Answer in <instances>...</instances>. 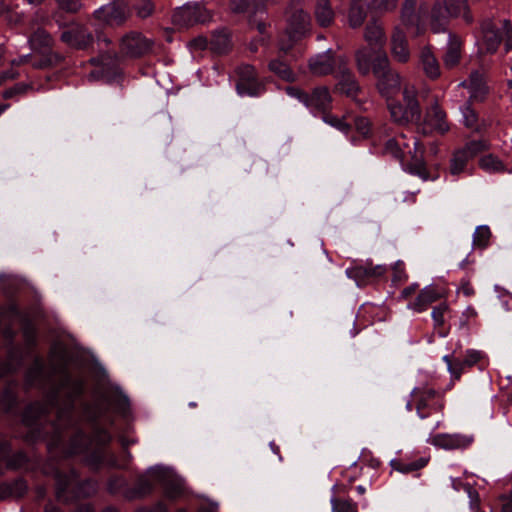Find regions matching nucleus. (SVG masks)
Wrapping results in <instances>:
<instances>
[{
    "label": "nucleus",
    "instance_id": "1",
    "mask_svg": "<svg viewBox=\"0 0 512 512\" xmlns=\"http://www.w3.org/2000/svg\"><path fill=\"white\" fill-rule=\"evenodd\" d=\"M55 375L60 376L59 383L52 385L44 401L34 402L25 409L23 413L25 425H35L52 410L57 411V420L54 424L57 432L71 425L75 402L84 393L85 383L82 378H73L64 363L51 364V370L46 371L43 359L36 356L26 371L25 382L28 386L44 389L53 383Z\"/></svg>",
    "mask_w": 512,
    "mask_h": 512
},
{
    "label": "nucleus",
    "instance_id": "2",
    "mask_svg": "<svg viewBox=\"0 0 512 512\" xmlns=\"http://www.w3.org/2000/svg\"><path fill=\"white\" fill-rule=\"evenodd\" d=\"M84 415L92 424V434L87 435L82 431H77L70 439V453L80 454L90 452L89 462L93 465L105 463L107 466L117 469H124L125 466L119 464L114 454L106 455L104 448L111 442V434L98 425L99 419L103 415V409L100 404H85L83 407Z\"/></svg>",
    "mask_w": 512,
    "mask_h": 512
},
{
    "label": "nucleus",
    "instance_id": "3",
    "mask_svg": "<svg viewBox=\"0 0 512 512\" xmlns=\"http://www.w3.org/2000/svg\"><path fill=\"white\" fill-rule=\"evenodd\" d=\"M44 474H50L48 468H43ZM55 479V497L63 504H72L79 500L91 498L98 491V483L92 479L79 481V475L74 469L60 471L52 469Z\"/></svg>",
    "mask_w": 512,
    "mask_h": 512
},
{
    "label": "nucleus",
    "instance_id": "4",
    "mask_svg": "<svg viewBox=\"0 0 512 512\" xmlns=\"http://www.w3.org/2000/svg\"><path fill=\"white\" fill-rule=\"evenodd\" d=\"M283 17L290 43L286 44L280 41L279 50L286 53L294 42L302 39L311 31V16L304 10L303 0H290L284 9Z\"/></svg>",
    "mask_w": 512,
    "mask_h": 512
},
{
    "label": "nucleus",
    "instance_id": "5",
    "mask_svg": "<svg viewBox=\"0 0 512 512\" xmlns=\"http://www.w3.org/2000/svg\"><path fill=\"white\" fill-rule=\"evenodd\" d=\"M444 6L437 1L432 8L430 27L434 33L444 32L446 30L447 18L462 16L467 24L473 22L467 0H443Z\"/></svg>",
    "mask_w": 512,
    "mask_h": 512
},
{
    "label": "nucleus",
    "instance_id": "6",
    "mask_svg": "<svg viewBox=\"0 0 512 512\" xmlns=\"http://www.w3.org/2000/svg\"><path fill=\"white\" fill-rule=\"evenodd\" d=\"M403 101L405 105L399 102L388 103L392 120L399 125L420 121L421 108L417 100V90L414 86H404Z\"/></svg>",
    "mask_w": 512,
    "mask_h": 512
},
{
    "label": "nucleus",
    "instance_id": "7",
    "mask_svg": "<svg viewBox=\"0 0 512 512\" xmlns=\"http://www.w3.org/2000/svg\"><path fill=\"white\" fill-rule=\"evenodd\" d=\"M373 74L377 78L376 87L386 99H391L401 89L400 74L390 67L387 54H381L374 62Z\"/></svg>",
    "mask_w": 512,
    "mask_h": 512
},
{
    "label": "nucleus",
    "instance_id": "8",
    "mask_svg": "<svg viewBox=\"0 0 512 512\" xmlns=\"http://www.w3.org/2000/svg\"><path fill=\"white\" fill-rule=\"evenodd\" d=\"M411 397L417 414L422 419L432 413L442 412L444 408L443 394L427 385L414 388Z\"/></svg>",
    "mask_w": 512,
    "mask_h": 512
},
{
    "label": "nucleus",
    "instance_id": "9",
    "mask_svg": "<svg viewBox=\"0 0 512 512\" xmlns=\"http://www.w3.org/2000/svg\"><path fill=\"white\" fill-rule=\"evenodd\" d=\"M286 91L290 96L299 99V101L310 109L325 113V111L330 108L332 98L327 87H316L310 94L292 86L287 87Z\"/></svg>",
    "mask_w": 512,
    "mask_h": 512
},
{
    "label": "nucleus",
    "instance_id": "10",
    "mask_svg": "<svg viewBox=\"0 0 512 512\" xmlns=\"http://www.w3.org/2000/svg\"><path fill=\"white\" fill-rule=\"evenodd\" d=\"M154 41L139 31L125 33L120 39V52L131 58L142 57L153 49Z\"/></svg>",
    "mask_w": 512,
    "mask_h": 512
},
{
    "label": "nucleus",
    "instance_id": "11",
    "mask_svg": "<svg viewBox=\"0 0 512 512\" xmlns=\"http://www.w3.org/2000/svg\"><path fill=\"white\" fill-rule=\"evenodd\" d=\"M212 18L211 12L201 3H187L173 14V21L180 26L204 24Z\"/></svg>",
    "mask_w": 512,
    "mask_h": 512
},
{
    "label": "nucleus",
    "instance_id": "12",
    "mask_svg": "<svg viewBox=\"0 0 512 512\" xmlns=\"http://www.w3.org/2000/svg\"><path fill=\"white\" fill-rule=\"evenodd\" d=\"M400 140L403 155L407 152L411 156V161L407 164V170L409 173L420 177L423 180L429 179V173L426 168L423 154L424 146L416 138H412L413 150L410 144L405 141L404 135L397 137Z\"/></svg>",
    "mask_w": 512,
    "mask_h": 512
},
{
    "label": "nucleus",
    "instance_id": "13",
    "mask_svg": "<svg viewBox=\"0 0 512 512\" xmlns=\"http://www.w3.org/2000/svg\"><path fill=\"white\" fill-rule=\"evenodd\" d=\"M130 17L126 4L110 3L104 5L93 13V18L109 27H122Z\"/></svg>",
    "mask_w": 512,
    "mask_h": 512
},
{
    "label": "nucleus",
    "instance_id": "14",
    "mask_svg": "<svg viewBox=\"0 0 512 512\" xmlns=\"http://www.w3.org/2000/svg\"><path fill=\"white\" fill-rule=\"evenodd\" d=\"M334 76L337 79V84L335 86L336 91H339L350 98H355L358 95L360 92V86L354 74L348 67V60L346 57L339 56L337 71Z\"/></svg>",
    "mask_w": 512,
    "mask_h": 512
},
{
    "label": "nucleus",
    "instance_id": "15",
    "mask_svg": "<svg viewBox=\"0 0 512 512\" xmlns=\"http://www.w3.org/2000/svg\"><path fill=\"white\" fill-rule=\"evenodd\" d=\"M238 80L236 89L240 95L257 96L264 90L263 84L258 80L255 68L251 65H241L236 70Z\"/></svg>",
    "mask_w": 512,
    "mask_h": 512
},
{
    "label": "nucleus",
    "instance_id": "16",
    "mask_svg": "<svg viewBox=\"0 0 512 512\" xmlns=\"http://www.w3.org/2000/svg\"><path fill=\"white\" fill-rule=\"evenodd\" d=\"M449 128L446 113L439 106L438 101L435 100L430 107L426 109L420 129L422 133L426 135L433 132L445 134L448 132Z\"/></svg>",
    "mask_w": 512,
    "mask_h": 512
},
{
    "label": "nucleus",
    "instance_id": "17",
    "mask_svg": "<svg viewBox=\"0 0 512 512\" xmlns=\"http://www.w3.org/2000/svg\"><path fill=\"white\" fill-rule=\"evenodd\" d=\"M60 39L66 45L78 50H85L94 42L93 34L79 23H72L61 33Z\"/></svg>",
    "mask_w": 512,
    "mask_h": 512
},
{
    "label": "nucleus",
    "instance_id": "18",
    "mask_svg": "<svg viewBox=\"0 0 512 512\" xmlns=\"http://www.w3.org/2000/svg\"><path fill=\"white\" fill-rule=\"evenodd\" d=\"M473 441L474 438L472 435L461 433H439L429 439V442L432 445L446 450L466 449L473 443Z\"/></svg>",
    "mask_w": 512,
    "mask_h": 512
},
{
    "label": "nucleus",
    "instance_id": "19",
    "mask_svg": "<svg viewBox=\"0 0 512 512\" xmlns=\"http://www.w3.org/2000/svg\"><path fill=\"white\" fill-rule=\"evenodd\" d=\"M339 56H335L332 49L317 54L309 59L310 71L317 76H325L336 73Z\"/></svg>",
    "mask_w": 512,
    "mask_h": 512
},
{
    "label": "nucleus",
    "instance_id": "20",
    "mask_svg": "<svg viewBox=\"0 0 512 512\" xmlns=\"http://www.w3.org/2000/svg\"><path fill=\"white\" fill-rule=\"evenodd\" d=\"M481 359V353L476 350H468L463 359L452 358L449 355L443 357L446 362L449 372L453 379H460L462 373L466 368H471Z\"/></svg>",
    "mask_w": 512,
    "mask_h": 512
},
{
    "label": "nucleus",
    "instance_id": "21",
    "mask_svg": "<svg viewBox=\"0 0 512 512\" xmlns=\"http://www.w3.org/2000/svg\"><path fill=\"white\" fill-rule=\"evenodd\" d=\"M482 44L489 53H494L503 40V27L497 28L491 19L481 23Z\"/></svg>",
    "mask_w": 512,
    "mask_h": 512
},
{
    "label": "nucleus",
    "instance_id": "22",
    "mask_svg": "<svg viewBox=\"0 0 512 512\" xmlns=\"http://www.w3.org/2000/svg\"><path fill=\"white\" fill-rule=\"evenodd\" d=\"M444 297V293L437 286L429 285L423 288L413 302L408 304V308L416 311L423 312L434 302Z\"/></svg>",
    "mask_w": 512,
    "mask_h": 512
},
{
    "label": "nucleus",
    "instance_id": "23",
    "mask_svg": "<svg viewBox=\"0 0 512 512\" xmlns=\"http://www.w3.org/2000/svg\"><path fill=\"white\" fill-rule=\"evenodd\" d=\"M381 54H386L382 49L372 46H364L358 49L355 53L356 66L361 75H368L373 71V66L376 58Z\"/></svg>",
    "mask_w": 512,
    "mask_h": 512
},
{
    "label": "nucleus",
    "instance_id": "24",
    "mask_svg": "<svg viewBox=\"0 0 512 512\" xmlns=\"http://www.w3.org/2000/svg\"><path fill=\"white\" fill-rule=\"evenodd\" d=\"M391 53L393 58L400 63H406L410 58L406 35L398 26L394 28L391 36Z\"/></svg>",
    "mask_w": 512,
    "mask_h": 512
},
{
    "label": "nucleus",
    "instance_id": "25",
    "mask_svg": "<svg viewBox=\"0 0 512 512\" xmlns=\"http://www.w3.org/2000/svg\"><path fill=\"white\" fill-rule=\"evenodd\" d=\"M313 14L316 23L321 28H328L332 26L335 21L336 14L330 0H316Z\"/></svg>",
    "mask_w": 512,
    "mask_h": 512
},
{
    "label": "nucleus",
    "instance_id": "26",
    "mask_svg": "<svg viewBox=\"0 0 512 512\" xmlns=\"http://www.w3.org/2000/svg\"><path fill=\"white\" fill-rule=\"evenodd\" d=\"M364 39L368 46L383 50V47L386 43V36L382 25L377 20H371L367 24L364 33Z\"/></svg>",
    "mask_w": 512,
    "mask_h": 512
},
{
    "label": "nucleus",
    "instance_id": "27",
    "mask_svg": "<svg viewBox=\"0 0 512 512\" xmlns=\"http://www.w3.org/2000/svg\"><path fill=\"white\" fill-rule=\"evenodd\" d=\"M230 9L237 14L256 15L264 12L265 0H230Z\"/></svg>",
    "mask_w": 512,
    "mask_h": 512
},
{
    "label": "nucleus",
    "instance_id": "28",
    "mask_svg": "<svg viewBox=\"0 0 512 512\" xmlns=\"http://www.w3.org/2000/svg\"><path fill=\"white\" fill-rule=\"evenodd\" d=\"M461 47V39L457 35L450 34L447 49L443 56V63L446 68L451 69L459 64L461 59Z\"/></svg>",
    "mask_w": 512,
    "mask_h": 512
},
{
    "label": "nucleus",
    "instance_id": "29",
    "mask_svg": "<svg viewBox=\"0 0 512 512\" xmlns=\"http://www.w3.org/2000/svg\"><path fill=\"white\" fill-rule=\"evenodd\" d=\"M28 486L24 479L18 478L11 482L0 484V501L7 498H21L27 492Z\"/></svg>",
    "mask_w": 512,
    "mask_h": 512
},
{
    "label": "nucleus",
    "instance_id": "30",
    "mask_svg": "<svg viewBox=\"0 0 512 512\" xmlns=\"http://www.w3.org/2000/svg\"><path fill=\"white\" fill-rule=\"evenodd\" d=\"M367 17V0H351L348 11L349 26L353 29L360 27Z\"/></svg>",
    "mask_w": 512,
    "mask_h": 512
},
{
    "label": "nucleus",
    "instance_id": "31",
    "mask_svg": "<svg viewBox=\"0 0 512 512\" xmlns=\"http://www.w3.org/2000/svg\"><path fill=\"white\" fill-rule=\"evenodd\" d=\"M420 61L424 73L430 79H436L440 76V66L437 58L429 47H424L420 53Z\"/></svg>",
    "mask_w": 512,
    "mask_h": 512
},
{
    "label": "nucleus",
    "instance_id": "32",
    "mask_svg": "<svg viewBox=\"0 0 512 512\" xmlns=\"http://www.w3.org/2000/svg\"><path fill=\"white\" fill-rule=\"evenodd\" d=\"M231 46L230 34L226 29L213 32L209 40V47L218 54H223Z\"/></svg>",
    "mask_w": 512,
    "mask_h": 512
},
{
    "label": "nucleus",
    "instance_id": "33",
    "mask_svg": "<svg viewBox=\"0 0 512 512\" xmlns=\"http://www.w3.org/2000/svg\"><path fill=\"white\" fill-rule=\"evenodd\" d=\"M464 87L470 90V98L482 97L486 93V86L481 73L472 72L469 79L462 83Z\"/></svg>",
    "mask_w": 512,
    "mask_h": 512
},
{
    "label": "nucleus",
    "instance_id": "34",
    "mask_svg": "<svg viewBox=\"0 0 512 512\" xmlns=\"http://www.w3.org/2000/svg\"><path fill=\"white\" fill-rule=\"evenodd\" d=\"M153 490V483L145 476H141L138 478L135 487L127 491L126 498L135 499L142 498L148 494H150Z\"/></svg>",
    "mask_w": 512,
    "mask_h": 512
},
{
    "label": "nucleus",
    "instance_id": "35",
    "mask_svg": "<svg viewBox=\"0 0 512 512\" xmlns=\"http://www.w3.org/2000/svg\"><path fill=\"white\" fill-rule=\"evenodd\" d=\"M427 464V460L425 458H419L412 462H404L402 460H392L390 465L393 470H396L403 474H408L417 470L422 469Z\"/></svg>",
    "mask_w": 512,
    "mask_h": 512
},
{
    "label": "nucleus",
    "instance_id": "36",
    "mask_svg": "<svg viewBox=\"0 0 512 512\" xmlns=\"http://www.w3.org/2000/svg\"><path fill=\"white\" fill-rule=\"evenodd\" d=\"M7 466L10 469H34V464L30 463V459L28 456L22 452L18 451L11 455L7 461Z\"/></svg>",
    "mask_w": 512,
    "mask_h": 512
},
{
    "label": "nucleus",
    "instance_id": "37",
    "mask_svg": "<svg viewBox=\"0 0 512 512\" xmlns=\"http://www.w3.org/2000/svg\"><path fill=\"white\" fill-rule=\"evenodd\" d=\"M482 169L490 173H500L505 171L504 164L496 156L489 154L479 160Z\"/></svg>",
    "mask_w": 512,
    "mask_h": 512
},
{
    "label": "nucleus",
    "instance_id": "38",
    "mask_svg": "<svg viewBox=\"0 0 512 512\" xmlns=\"http://www.w3.org/2000/svg\"><path fill=\"white\" fill-rule=\"evenodd\" d=\"M29 43L32 48L50 47L53 43L51 35L44 29H37L30 37Z\"/></svg>",
    "mask_w": 512,
    "mask_h": 512
},
{
    "label": "nucleus",
    "instance_id": "39",
    "mask_svg": "<svg viewBox=\"0 0 512 512\" xmlns=\"http://www.w3.org/2000/svg\"><path fill=\"white\" fill-rule=\"evenodd\" d=\"M269 70L279 76L281 79L285 81H292L294 79V74L290 67L283 61L278 59L270 61Z\"/></svg>",
    "mask_w": 512,
    "mask_h": 512
},
{
    "label": "nucleus",
    "instance_id": "40",
    "mask_svg": "<svg viewBox=\"0 0 512 512\" xmlns=\"http://www.w3.org/2000/svg\"><path fill=\"white\" fill-rule=\"evenodd\" d=\"M164 495L169 499H176L183 493V483L179 479L169 478L163 483Z\"/></svg>",
    "mask_w": 512,
    "mask_h": 512
},
{
    "label": "nucleus",
    "instance_id": "41",
    "mask_svg": "<svg viewBox=\"0 0 512 512\" xmlns=\"http://www.w3.org/2000/svg\"><path fill=\"white\" fill-rule=\"evenodd\" d=\"M416 0H405L401 9V22L405 26L416 23L415 16Z\"/></svg>",
    "mask_w": 512,
    "mask_h": 512
},
{
    "label": "nucleus",
    "instance_id": "42",
    "mask_svg": "<svg viewBox=\"0 0 512 512\" xmlns=\"http://www.w3.org/2000/svg\"><path fill=\"white\" fill-rule=\"evenodd\" d=\"M491 231L488 226H478L473 234V245L476 248L484 249L488 246Z\"/></svg>",
    "mask_w": 512,
    "mask_h": 512
},
{
    "label": "nucleus",
    "instance_id": "43",
    "mask_svg": "<svg viewBox=\"0 0 512 512\" xmlns=\"http://www.w3.org/2000/svg\"><path fill=\"white\" fill-rule=\"evenodd\" d=\"M470 159L461 149L457 150L451 159L450 172L453 175L462 173Z\"/></svg>",
    "mask_w": 512,
    "mask_h": 512
},
{
    "label": "nucleus",
    "instance_id": "44",
    "mask_svg": "<svg viewBox=\"0 0 512 512\" xmlns=\"http://www.w3.org/2000/svg\"><path fill=\"white\" fill-rule=\"evenodd\" d=\"M63 61V56L56 52H49L39 60L33 62V67L36 69H44L53 67L60 64Z\"/></svg>",
    "mask_w": 512,
    "mask_h": 512
},
{
    "label": "nucleus",
    "instance_id": "45",
    "mask_svg": "<svg viewBox=\"0 0 512 512\" xmlns=\"http://www.w3.org/2000/svg\"><path fill=\"white\" fill-rule=\"evenodd\" d=\"M489 144L485 140H473L468 142L461 150L465 152L469 159H472L482 151L488 150Z\"/></svg>",
    "mask_w": 512,
    "mask_h": 512
},
{
    "label": "nucleus",
    "instance_id": "46",
    "mask_svg": "<svg viewBox=\"0 0 512 512\" xmlns=\"http://www.w3.org/2000/svg\"><path fill=\"white\" fill-rule=\"evenodd\" d=\"M333 512H358V507L351 499L332 498Z\"/></svg>",
    "mask_w": 512,
    "mask_h": 512
},
{
    "label": "nucleus",
    "instance_id": "47",
    "mask_svg": "<svg viewBox=\"0 0 512 512\" xmlns=\"http://www.w3.org/2000/svg\"><path fill=\"white\" fill-rule=\"evenodd\" d=\"M9 371V368L4 367L0 370V377ZM16 404V396L11 390H6L0 398V409L4 412H9Z\"/></svg>",
    "mask_w": 512,
    "mask_h": 512
},
{
    "label": "nucleus",
    "instance_id": "48",
    "mask_svg": "<svg viewBox=\"0 0 512 512\" xmlns=\"http://www.w3.org/2000/svg\"><path fill=\"white\" fill-rule=\"evenodd\" d=\"M136 16L140 19H146L155 11V5L150 0H141L139 3L133 6Z\"/></svg>",
    "mask_w": 512,
    "mask_h": 512
},
{
    "label": "nucleus",
    "instance_id": "49",
    "mask_svg": "<svg viewBox=\"0 0 512 512\" xmlns=\"http://www.w3.org/2000/svg\"><path fill=\"white\" fill-rule=\"evenodd\" d=\"M384 153L390 154L397 160L403 161V152L400 140L398 138L388 139L384 146Z\"/></svg>",
    "mask_w": 512,
    "mask_h": 512
},
{
    "label": "nucleus",
    "instance_id": "50",
    "mask_svg": "<svg viewBox=\"0 0 512 512\" xmlns=\"http://www.w3.org/2000/svg\"><path fill=\"white\" fill-rule=\"evenodd\" d=\"M449 306L446 302H441L437 306H435L432 310V319L434 322V327L439 328L444 325L445 319L444 315L448 311Z\"/></svg>",
    "mask_w": 512,
    "mask_h": 512
},
{
    "label": "nucleus",
    "instance_id": "51",
    "mask_svg": "<svg viewBox=\"0 0 512 512\" xmlns=\"http://www.w3.org/2000/svg\"><path fill=\"white\" fill-rule=\"evenodd\" d=\"M462 114H463V118H464V125L467 128L478 130V126H477L478 116H477L476 112L472 109L470 104H466L462 108Z\"/></svg>",
    "mask_w": 512,
    "mask_h": 512
},
{
    "label": "nucleus",
    "instance_id": "52",
    "mask_svg": "<svg viewBox=\"0 0 512 512\" xmlns=\"http://www.w3.org/2000/svg\"><path fill=\"white\" fill-rule=\"evenodd\" d=\"M367 270L365 265L355 266L346 270V274L349 278L354 279L357 285H363L367 280Z\"/></svg>",
    "mask_w": 512,
    "mask_h": 512
},
{
    "label": "nucleus",
    "instance_id": "53",
    "mask_svg": "<svg viewBox=\"0 0 512 512\" xmlns=\"http://www.w3.org/2000/svg\"><path fill=\"white\" fill-rule=\"evenodd\" d=\"M463 490L468 494L469 504L472 512H482L480 510L479 493L470 484L463 485Z\"/></svg>",
    "mask_w": 512,
    "mask_h": 512
},
{
    "label": "nucleus",
    "instance_id": "54",
    "mask_svg": "<svg viewBox=\"0 0 512 512\" xmlns=\"http://www.w3.org/2000/svg\"><path fill=\"white\" fill-rule=\"evenodd\" d=\"M56 2L60 9L68 13H77L82 7L80 0H56Z\"/></svg>",
    "mask_w": 512,
    "mask_h": 512
},
{
    "label": "nucleus",
    "instance_id": "55",
    "mask_svg": "<svg viewBox=\"0 0 512 512\" xmlns=\"http://www.w3.org/2000/svg\"><path fill=\"white\" fill-rule=\"evenodd\" d=\"M323 119L326 123L336 127L340 131L348 132L350 130V125L336 116L324 114Z\"/></svg>",
    "mask_w": 512,
    "mask_h": 512
},
{
    "label": "nucleus",
    "instance_id": "56",
    "mask_svg": "<svg viewBox=\"0 0 512 512\" xmlns=\"http://www.w3.org/2000/svg\"><path fill=\"white\" fill-rule=\"evenodd\" d=\"M125 479L122 476H111L107 483V490L111 494L117 493L124 485Z\"/></svg>",
    "mask_w": 512,
    "mask_h": 512
},
{
    "label": "nucleus",
    "instance_id": "57",
    "mask_svg": "<svg viewBox=\"0 0 512 512\" xmlns=\"http://www.w3.org/2000/svg\"><path fill=\"white\" fill-rule=\"evenodd\" d=\"M365 268L367 270V273H366L367 274V280H369L371 278L381 277L387 271L385 266H382V265L373 266L371 263H366L365 264Z\"/></svg>",
    "mask_w": 512,
    "mask_h": 512
},
{
    "label": "nucleus",
    "instance_id": "58",
    "mask_svg": "<svg viewBox=\"0 0 512 512\" xmlns=\"http://www.w3.org/2000/svg\"><path fill=\"white\" fill-rule=\"evenodd\" d=\"M503 40L506 50L512 49V24L509 20H503Z\"/></svg>",
    "mask_w": 512,
    "mask_h": 512
},
{
    "label": "nucleus",
    "instance_id": "59",
    "mask_svg": "<svg viewBox=\"0 0 512 512\" xmlns=\"http://www.w3.org/2000/svg\"><path fill=\"white\" fill-rule=\"evenodd\" d=\"M355 127L360 134L367 136L371 130V123L365 117H357L355 119Z\"/></svg>",
    "mask_w": 512,
    "mask_h": 512
},
{
    "label": "nucleus",
    "instance_id": "60",
    "mask_svg": "<svg viewBox=\"0 0 512 512\" xmlns=\"http://www.w3.org/2000/svg\"><path fill=\"white\" fill-rule=\"evenodd\" d=\"M115 59V53H104L90 59V62L99 66H108Z\"/></svg>",
    "mask_w": 512,
    "mask_h": 512
},
{
    "label": "nucleus",
    "instance_id": "61",
    "mask_svg": "<svg viewBox=\"0 0 512 512\" xmlns=\"http://www.w3.org/2000/svg\"><path fill=\"white\" fill-rule=\"evenodd\" d=\"M398 0H372L376 9L391 11L397 7Z\"/></svg>",
    "mask_w": 512,
    "mask_h": 512
},
{
    "label": "nucleus",
    "instance_id": "62",
    "mask_svg": "<svg viewBox=\"0 0 512 512\" xmlns=\"http://www.w3.org/2000/svg\"><path fill=\"white\" fill-rule=\"evenodd\" d=\"M393 280L394 281H403L407 278V275L404 271V265L402 262H397L393 267Z\"/></svg>",
    "mask_w": 512,
    "mask_h": 512
},
{
    "label": "nucleus",
    "instance_id": "63",
    "mask_svg": "<svg viewBox=\"0 0 512 512\" xmlns=\"http://www.w3.org/2000/svg\"><path fill=\"white\" fill-rule=\"evenodd\" d=\"M24 338L28 346L34 347L36 345V332L32 327H26L24 329Z\"/></svg>",
    "mask_w": 512,
    "mask_h": 512
},
{
    "label": "nucleus",
    "instance_id": "64",
    "mask_svg": "<svg viewBox=\"0 0 512 512\" xmlns=\"http://www.w3.org/2000/svg\"><path fill=\"white\" fill-rule=\"evenodd\" d=\"M28 89V86L22 83L16 84L13 88H10L4 92L6 99L11 98L15 94L24 93Z\"/></svg>",
    "mask_w": 512,
    "mask_h": 512
}]
</instances>
